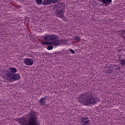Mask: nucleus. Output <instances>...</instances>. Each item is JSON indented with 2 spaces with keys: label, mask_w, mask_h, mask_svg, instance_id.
I'll use <instances>...</instances> for the list:
<instances>
[{
  "label": "nucleus",
  "mask_w": 125,
  "mask_h": 125,
  "mask_svg": "<svg viewBox=\"0 0 125 125\" xmlns=\"http://www.w3.org/2000/svg\"><path fill=\"white\" fill-rule=\"evenodd\" d=\"M101 100L99 97L90 92H84L80 94L77 98V101L85 106H94L97 105Z\"/></svg>",
  "instance_id": "nucleus-1"
},
{
  "label": "nucleus",
  "mask_w": 125,
  "mask_h": 125,
  "mask_svg": "<svg viewBox=\"0 0 125 125\" xmlns=\"http://www.w3.org/2000/svg\"><path fill=\"white\" fill-rule=\"evenodd\" d=\"M9 70L10 71L8 70H4L2 72V76L4 80L6 81H8V82H15L18 81L20 79V74H15L17 72V69L15 67H9Z\"/></svg>",
  "instance_id": "nucleus-2"
},
{
  "label": "nucleus",
  "mask_w": 125,
  "mask_h": 125,
  "mask_svg": "<svg viewBox=\"0 0 125 125\" xmlns=\"http://www.w3.org/2000/svg\"><path fill=\"white\" fill-rule=\"evenodd\" d=\"M16 121H17L21 125H40V124L37 117L32 114L29 115L28 119L25 118V117H22L17 118Z\"/></svg>",
  "instance_id": "nucleus-3"
},
{
  "label": "nucleus",
  "mask_w": 125,
  "mask_h": 125,
  "mask_svg": "<svg viewBox=\"0 0 125 125\" xmlns=\"http://www.w3.org/2000/svg\"><path fill=\"white\" fill-rule=\"evenodd\" d=\"M44 41L46 42H60L59 45H56V46H59L62 43V40H58V36L55 34H50L46 35L43 37Z\"/></svg>",
  "instance_id": "nucleus-4"
},
{
  "label": "nucleus",
  "mask_w": 125,
  "mask_h": 125,
  "mask_svg": "<svg viewBox=\"0 0 125 125\" xmlns=\"http://www.w3.org/2000/svg\"><path fill=\"white\" fill-rule=\"evenodd\" d=\"M80 122L82 125H90L89 120L88 118L86 117H82L81 119H80Z\"/></svg>",
  "instance_id": "nucleus-5"
},
{
  "label": "nucleus",
  "mask_w": 125,
  "mask_h": 125,
  "mask_svg": "<svg viewBox=\"0 0 125 125\" xmlns=\"http://www.w3.org/2000/svg\"><path fill=\"white\" fill-rule=\"evenodd\" d=\"M59 41L48 42V41H45V42H42V44H43V45H49L51 44V45L56 46V45H59Z\"/></svg>",
  "instance_id": "nucleus-6"
},
{
  "label": "nucleus",
  "mask_w": 125,
  "mask_h": 125,
  "mask_svg": "<svg viewBox=\"0 0 125 125\" xmlns=\"http://www.w3.org/2000/svg\"><path fill=\"white\" fill-rule=\"evenodd\" d=\"M102 6H105V7L110 5L112 2V0H99Z\"/></svg>",
  "instance_id": "nucleus-7"
},
{
  "label": "nucleus",
  "mask_w": 125,
  "mask_h": 125,
  "mask_svg": "<svg viewBox=\"0 0 125 125\" xmlns=\"http://www.w3.org/2000/svg\"><path fill=\"white\" fill-rule=\"evenodd\" d=\"M25 65L32 66L34 64V60L31 58H26L24 60Z\"/></svg>",
  "instance_id": "nucleus-8"
},
{
  "label": "nucleus",
  "mask_w": 125,
  "mask_h": 125,
  "mask_svg": "<svg viewBox=\"0 0 125 125\" xmlns=\"http://www.w3.org/2000/svg\"><path fill=\"white\" fill-rule=\"evenodd\" d=\"M56 15L60 18H64V11L62 9H59L56 12Z\"/></svg>",
  "instance_id": "nucleus-9"
},
{
  "label": "nucleus",
  "mask_w": 125,
  "mask_h": 125,
  "mask_svg": "<svg viewBox=\"0 0 125 125\" xmlns=\"http://www.w3.org/2000/svg\"><path fill=\"white\" fill-rule=\"evenodd\" d=\"M45 101H46V98L45 97L41 98L39 101L40 106H45L46 105Z\"/></svg>",
  "instance_id": "nucleus-10"
},
{
  "label": "nucleus",
  "mask_w": 125,
  "mask_h": 125,
  "mask_svg": "<svg viewBox=\"0 0 125 125\" xmlns=\"http://www.w3.org/2000/svg\"><path fill=\"white\" fill-rule=\"evenodd\" d=\"M51 0H43L42 5H50V4H51Z\"/></svg>",
  "instance_id": "nucleus-11"
},
{
  "label": "nucleus",
  "mask_w": 125,
  "mask_h": 125,
  "mask_svg": "<svg viewBox=\"0 0 125 125\" xmlns=\"http://www.w3.org/2000/svg\"><path fill=\"white\" fill-rule=\"evenodd\" d=\"M119 35L120 37L125 41V30H122L120 31Z\"/></svg>",
  "instance_id": "nucleus-12"
},
{
  "label": "nucleus",
  "mask_w": 125,
  "mask_h": 125,
  "mask_svg": "<svg viewBox=\"0 0 125 125\" xmlns=\"http://www.w3.org/2000/svg\"><path fill=\"white\" fill-rule=\"evenodd\" d=\"M73 39L75 41H76L77 42H80V41L81 40V37L78 36H75Z\"/></svg>",
  "instance_id": "nucleus-13"
},
{
  "label": "nucleus",
  "mask_w": 125,
  "mask_h": 125,
  "mask_svg": "<svg viewBox=\"0 0 125 125\" xmlns=\"http://www.w3.org/2000/svg\"><path fill=\"white\" fill-rule=\"evenodd\" d=\"M120 64L121 66H125V59L123 58L120 60Z\"/></svg>",
  "instance_id": "nucleus-14"
},
{
  "label": "nucleus",
  "mask_w": 125,
  "mask_h": 125,
  "mask_svg": "<svg viewBox=\"0 0 125 125\" xmlns=\"http://www.w3.org/2000/svg\"><path fill=\"white\" fill-rule=\"evenodd\" d=\"M36 2L37 4L41 5L42 4V2H43V1H42V0H36Z\"/></svg>",
  "instance_id": "nucleus-15"
},
{
  "label": "nucleus",
  "mask_w": 125,
  "mask_h": 125,
  "mask_svg": "<svg viewBox=\"0 0 125 125\" xmlns=\"http://www.w3.org/2000/svg\"><path fill=\"white\" fill-rule=\"evenodd\" d=\"M47 49L48 50H52L53 49V46L52 45H49L47 47Z\"/></svg>",
  "instance_id": "nucleus-16"
},
{
  "label": "nucleus",
  "mask_w": 125,
  "mask_h": 125,
  "mask_svg": "<svg viewBox=\"0 0 125 125\" xmlns=\"http://www.w3.org/2000/svg\"><path fill=\"white\" fill-rule=\"evenodd\" d=\"M68 51H69V52H71V53H72V54H75L76 53V52H75V51L72 49H68Z\"/></svg>",
  "instance_id": "nucleus-17"
},
{
  "label": "nucleus",
  "mask_w": 125,
  "mask_h": 125,
  "mask_svg": "<svg viewBox=\"0 0 125 125\" xmlns=\"http://www.w3.org/2000/svg\"><path fill=\"white\" fill-rule=\"evenodd\" d=\"M52 0V3H53L54 4H55V3H57V2H58L59 0Z\"/></svg>",
  "instance_id": "nucleus-18"
},
{
  "label": "nucleus",
  "mask_w": 125,
  "mask_h": 125,
  "mask_svg": "<svg viewBox=\"0 0 125 125\" xmlns=\"http://www.w3.org/2000/svg\"><path fill=\"white\" fill-rule=\"evenodd\" d=\"M116 69L117 70H121V67H120V66H117Z\"/></svg>",
  "instance_id": "nucleus-19"
},
{
  "label": "nucleus",
  "mask_w": 125,
  "mask_h": 125,
  "mask_svg": "<svg viewBox=\"0 0 125 125\" xmlns=\"http://www.w3.org/2000/svg\"><path fill=\"white\" fill-rule=\"evenodd\" d=\"M121 51V50H119V51Z\"/></svg>",
  "instance_id": "nucleus-20"
}]
</instances>
